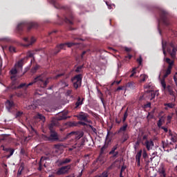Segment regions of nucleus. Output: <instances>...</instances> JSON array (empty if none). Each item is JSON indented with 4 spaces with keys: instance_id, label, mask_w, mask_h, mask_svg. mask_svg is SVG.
<instances>
[{
    "instance_id": "nucleus-27",
    "label": "nucleus",
    "mask_w": 177,
    "mask_h": 177,
    "mask_svg": "<svg viewBox=\"0 0 177 177\" xmlns=\"http://www.w3.org/2000/svg\"><path fill=\"white\" fill-rule=\"evenodd\" d=\"M144 88L145 89H149V91H147V92H151L153 91V89H154V86H153V84H151V82L146 84L145 85H144Z\"/></svg>"
},
{
    "instance_id": "nucleus-34",
    "label": "nucleus",
    "mask_w": 177,
    "mask_h": 177,
    "mask_svg": "<svg viewBox=\"0 0 177 177\" xmlns=\"http://www.w3.org/2000/svg\"><path fill=\"white\" fill-rule=\"evenodd\" d=\"M8 50L10 53H16V48L13 46H10L8 47Z\"/></svg>"
},
{
    "instance_id": "nucleus-22",
    "label": "nucleus",
    "mask_w": 177,
    "mask_h": 177,
    "mask_svg": "<svg viewBox=\"0 0 177 177\" xmlns=\"http://www.w3.org/2000/svg\"><path fill=\"white\" fill-rule=\"evenodd\" d=\"M74 68H75L74 71L77 74H82V73H84V64L77 66V65H75L74 66Z\"/></svg>"
},
{
    "instance_id": "nucleus-13",
    "label": "nucleus",
    "mask_w": 177,
    "mask_h": 177,
    "mask_svg": "<svg viewBox=\"0 0 177 177\" xmlns=\"http://www.w3.org/2000/svg\"><path fill=\"white\" fill-rule=\"evenodd\" d=\"M59 127V122L57 120H52L50 124H48V129L50 133H57L56 131V128Z\"/></svg>"
},
{
    "instance_id": "nucleus-54",
    "label": "nucleus",
    "mask_w": 177,
    "mask_h": 177,
    "mask_svg": "<svg viewBox=\"0 0 177 177\" xmlns=\"http://www.w3.org/2000/svg\"><path fill=\"white\" fill-rule=\"evenodd\" d=\"M145 109H150L151 107V103L148 102L145 105Z\"/></svg>"
},
{
    "instance_id": "nucleus-59",
    "label": "nucleus",
    "mask_w": 177,
    "mask_h": 177,
    "mask_svg": "<svg viewBox=\"0 0 177 177\" xmlns=\"http://www.w3.org/2000/svg\"><path fill=\"white\" fill-rule=\"evenodd\" d=\"M113 158H117L118 157V151H115L113 153Z\"/></svg>"
},
{
    "instance_id": "nucleus-8",
    "label": "nucleus",
    "mask_w": 177,
    "mask_h": 177,
    "mask_svg": "<svg viewBox=\"0 0 177 177\" xmlns=\"http://www.w3.org/2000/svg\"><path fill=\"white\" fill-rule=\"evenodd\" d=\"M75 139L76 140V146L77 147H81L85 145V142H86V138L84 137V133H76L75 134Z\"/></svg>"
},
{
    "instance_id": "nucleus-53",
    "label": "nucleus",
    "mask_w": 177,
    "mask_h": 177,
    "mask_svg": "<svg viewBox=\"0 0 177 177\" xmlns=\"http://www.w3.org/2000/svg\"><path fill=\"white\" fill-rule=\"evenodd\" d=\"M31 140V136L24 137L25 142H28V140Z\"/></svg>"
},
{
    "instance_id": "nucleus-4",
    "label": "nucleus",
    "mask_w": 177,
    "mask_h": 177,
    "mask_svg": "<svg viewBox=\"0 0 177 177\" xmlns=\"http://www.w3.org/2000/svg\"><path fill=\"white\" fill-rule=\"evenodd\" d=\"M75 45H80L78 42H68V43H62L60 44H57L54 50H50V55H57L59 53L60 50L63 49H66V46L68 48H71V46H75Z\"/></svg>"
},
{
    "instance_id": "nucleus-60",
    "label": "nucleus",
    "mask_w": 177,
    "mask_h": 177,
    "mask_svg": "<svg viewBox=\"0 0 177 177\" xmlns=\"http://www.w3.org/2000/svg\"><path fill=\"white\" fill-rule=\"evenodd\" d=\"M127 169V166H122L120 171L124 172Z\"/></svg>"
},
{
    "instance_id": "nucleus-63",
    "label": "nucleus",
    "mask_w": 177,
    "mask_h": 177,
    "mask_svg": "<svg viewBox=\"0 0 177 177\" xmlns=\"http://www.w3.org/2000/svg\"><path fill=\"white\" fill-rule=\"evenodd\" d=\"M160 177H166L167 176V174L166 173H163V174H159Z\"/></svg>"
},
{
    "instance_id": "nucleus-33",
    "label": "nucleus",
    "mask_w": 177,
    "mask_h": 177,
    "mask_svg": "<svg viewBox=\"0 0 177 177\" xmlns=\"http://www.w3.org/2000/svg\"><path fill=\"white\" fill-rule=\"evenodd\" d=\"M128 129V124L124 123L122 127H120V132H125Z\"/></svg>"
},
{
    "instance_id": "nucleus-47",
    "label": "nucleus",
    "mask_w": 177,
    "mask_h": 177,
    "mask_svg": "<svg viewBox=\"0 0 177 177\" xmlns=\"http://www.w3.org/2000/svg\"><path fill=\"white\" fill-rule=\"evenodd\" d=\"M118 91H125V86L118 87L115 91L118 92Z\"/></svg>"
},
{
    "instance_id": "nucleus-2",
    "label": "nucleus",
    "mask_w": 177,
    "mask_h": 177,
    "mask_svg": "<svg viewBox=\"0 0 177 177\" xmlns=\"http://www.w3.org/2000/svg\"><path fill=\"white\" fill-rule=\"evenodd\" d=\"M50 2L54 5L56 9H64V10H66V15H64L63 21H65L66 24H70L71 26H73L74 24V23L73 22V20H74V15H73V11H71V8L68 6L60 5L56 1V0H50Z\"/></svg>"
},
{
    "instance_id": "nucleus-5",
    "label": "nucleus",
    "mask_w": 177,
    "mask_h": 177,
    "mask_svg": "<svg viewBox=\"0 0 177 177\" xmlns=\"http://www.w3.org/2000/svg\"><path fill=\"white\" fill-rule=\"evenodd\" d=\"M159 13L158 23H163L165 26H169V20L168 19V12L161 8L158 10Z\"/></svg>"
},
{
    "instance_id": "nucleus-45",
    "label": "nucleus",
    "mask_w": 177,
    "mask_h": 177,
    "mask_svg": "<svg viewBox=\"0 0 177 177\" xmlns=\"http://www.w3.org/2000/svg\"><path fill=\"white\" fill-rule=\"evenodd\" d=\"M88 128H89V129H91V131H93L94 133H97L96 129L95 127H93L92 125L91 124L88 125Z\"/></svg>"
},
{
    "instance_id": "nucleus-41",
    "label": "nucleus",
    "mask_w": 177,
    "mask_h": 177,
    "mask_svg": "<svg viewBox=\"0 0 177 177\" xmlns=\"http://www.w3.org/2000/svg\"><path fill=\"white\" fill-rule=\"evenodd\" d=\"M99 93H100V99L102 103V104H104V99L103 98V93H102V91H99Z\"/></svg>"
},
{
    "instance_id": "nucleus-31",
    "label": "nucleus",
    "mask_w": 177,
    "mask_h": 177,
    "mask_svg": "<svg viewBox=\"0 0 177 177\" xmlns=\"http://www.w3.org/2000/svg\"><path fill=\"white\" fill-rule=\"evenodd\" d=\"M147 78H149V76H147V75H141L139 81L140 82H145L146 80H147Z\"/></svg>"
},
{
    "instance_id": "nucleus-32",
    "label": "nucleus",
    "mask_w": 177,
    "mask_h": 177,
    "mask_svg": "<svg viewBox=\"0 0 177 177\" xmlns=\"http://www.w3.org/2000/svg\"><path fill=\"white\" fill-rule=\"evenodd\" d=\"M167 48V43L164 44V41H162V48L163 50V55L165 56H167V51H165V49Z\"/></svg>"
},
{
    "instance_id": "nucleus-43",
    "label": "nucleus",
    "mask_w": 177,
    "mask_h": 177,
    "mask_svg": "<svg viewBox=\"0 0 177 177\" xmlns=\"http://www.w3.org/2000/svg\"><path fill=\"white\" fill-rule=\"evenodd\" d=\"M159 174H165V169H164V167H160L158 169Z\"/></svg>"
},
{
    "instance_id": "nucleus-12",
    "label": "nucleus",
    "mask_w": 177,
    "mask_h": 177,
    "mask_svg": "<svg viewBox=\"0 0 177 177\" xmlns=\"http://www.w3.org/2000/svg\"><path fill=\"white\" fill-rule=\"evenodd\" d=\"M82 81V74H78L74 76L72 79V82H73V86L75 89H78V86L81 85Z\"/></svg>"
},
{
    "instance_id": "nucleus-17",
    "label": "nucleus",
    "mask_w": 177,
    "mask_h": 177,
    "mask_svg": "<svg viewBox=\"0 0 177 177\" xmlns=\"http://www.w3.org/2000/svg\"><path fill=\"white\" fill-rule=\"evenodd\" d=\"M58 167H63V165H66V164H70L71 162V158H64L62 160H57Z\"/></svg>"
},
{
    "instance_id": "nucleus-14",
    "label": "nucleus",
    "mask_w": 177,
    "mask_h": 177,
    "mask_svg": "<svg viewBox=\"0 0 177 177\" xmlns=\"http://www.w3.org/2000/svg\"><path fill=\"white\" fill-rule=\"evenodd\" d=\"M77 120L80 121H84V122H91V120H88L89 115L85 112H80L77 115H76Z\"/></svg>"
},
{
    "instance_id": "nucleus-7",
    "label": "nucleus",
    "mask_w": 177,
    "mask_h": 177,
    "mask_svg": "<svg viewBox=\"0 0 177 177\" xmlns=\"http://www.w3.org/2000/svg\"><path fill=\"white\" fill-rule=\"evenodd\" d=\"M160 84L162 85V88H163L162 91H165V92H168L170 96H175V91H174V88L172 86H171V85L167 86L165 79L160 80Z\"/></svg>"
},
{
    "instance_id": "nucleus-35",
    "label": "nucleus",
    "mask_w": 177,
    "mask_h": 177,
    "mask_svg": "<svg viewBox=\"0 0 177 177\" xmlns=\"http://www.w3.org/2000/svg\"><path fill=\"white\" fill-rule=\"evenodd\" d=\"M118 144H117L116 145H115L111 151L109 152V154H114V153H115V150H117V149H118Z\"/></svg>"
},
{
    "instance_id": "nucleus-30",
    "label": "nucleus",
    "mask_w": 177,
    "mask_h": 177,
    "mask_svg": "<svg viewBox=\"0 0 177 177\" xmlns=\"http://www.w3.org/2000/svg\"><path fill=\"white\" fill-rule=\"evenodd\" d=\"M164 122H165V118H164V116H162L157 122L158 128L162 127V124H164Z\"/></svg>"
},
{
    "instance_id": "nucleus-49",
    "label": "nucleus",
    "mask_w": 177,
    "mask_h": 177,
    "mask_svg": "<svg viewBox=\"0 0 177 177\" xmlns=\"http://www.w3.org/2000/svg\"><path fill=\"white\" fill-rule=\"evenodd\" d=\"M78 124H80V125H82L83 127H86L87 128H88V125H89L86 124L85 122H81V121L78 122Z\"/></svg>"
},
{
    "instance_id": "nucleus-3",
    "label": "nucleus",
    "mask_w": 177,
    "mask_h": 177,
    "mask_svg": "<svg viewBox=\"0 0 177 177\" xmlns=\"http://www.w3.org/2000/svg\"><path fill=\"white\" fill-rule=\"evenodd\" d=\"M37 27H38V24L35 22H21L17 26V32L21 35V32H23V30H24V28H26L27 30L30 31L31 28H37Z\"/></svg>"
},
{
    "instance_id": "nucleus-18",
    "label": "nucleus",
    "mask_w": 177,
    "mask_h": 177,
    "mask_svg": "<svg viewBox=\"0 0 177 177\" xmlns=\"http://www.w3.org/2000/svg\"><path fill=\"white\" fill-rule=\"evenodd\" d=\"M136 89V84L133 82H129L125 84V91H133Z\"/></svg>"
},
{
    "instance_id": "nucleus-64",
    "label": "nucleus",
    "mask_w": 177,
    "mask_h": 177,
    "mask_svg": "<svg viewBox=\"0 0 177 177\" xmlns=\"http://www.w3.org/2000/svg\"><path fill=\"white\" fill-rule=\"evenodd\" d=\"M174 82L176 84V86H177V78H176V76H174Z\"/></svg>"
},
{
    "instance_id": "nucleus-19",
    "label": "nucleus",
    "mask_w": 177,
    "mask_h": 177,
    "mask_svg": "<svg viewBox=\"0 0 177 177\" xmlns=\"http://www.w3.org/2000/svg\"><path fill=\"white\" fill-rule=\"evenodd\" d=\"M24 41L27 43L25 46H30V45H32L37 39L34 38V37H32L30 39L28 37H24Z\"/></svg>"
},
{
    "instance_id": "nucleus-57",
    "label": "nucleus",
    "mask_w": 177,
    "mask_h": 177,
    "mask_svg": "<svg viewBox=\"0 0 177 177\" xmlns=\"http://www.w3.org/2000/svg\"><path fill=\"white\" fill-rule=\"evenodd\" d=\"M63 75H64V73H59L55 76V78H60V77H63Z\"/></svg>"
},
{
    "instance_id": "nucleus-38",
    "label": "nucleus",
    "mask_w": 177,
    "mask_h": 177,
    "mask_svg": "<svg viewBox=\"0 0 177 177\" xmlns=\"http://www.w3.org/2000/svg\"><path fill=\"white\" fill-rule=\"evenodd\" d=\"M127 118H128V109H127L124 113V117H123V122H125L127 121Z\"/></svg>"
},
{
    "instance_id": "nucleus-40",
    "label": "nucleus",
    "mask_w": 177,
    "mask_h": 177,
    "mask_svg": "<svg viewBox=\"0 0 177 177\" xmlns=\"http://www.w3.org/2000/svg\"><path fill=\"white\" fill-rule=\"evenodd\" d=\"M89 52H91V49H87L86 50L83 51L81 55V59H84V56H85V55Z\"/></svg>"
},
{
    "instance_id": "nucleus-48",
    "label": "nucleus",
    "mask_w": 177,
    "mask_h": 177,
    "mask_svg": "<svg viewBox=\"0 0 177 177\" xmlns=\"http://www.w3.org/2000/svg\"><path fill=\"white\" fill-rule=\"evenodd\" d=\"M24 169V167H20L18 170L17 176H20L21 175V172H23V170Z\"/></svg>"
},
{
    "instance_id": "nucleus-39",
    "label": "nucleus",
    "mask_w": 177,
    "mask_h": 177,
    "mask_svg": "<svg viewBox=\"0 0 177 177\" xmlns=\"http://www.w3.org/2000/svg\"><path fill=\"white\" fill-rule=\"evenodd\" d=\"M38 68H39V65H36L35 66H33L31 69L32 73H37V71L38 70Z\"/></svg>"
},
{
    "instance_id": "nucleus-16",
    "label": "nucleus",
    "mask_w": 177,
    "mask_h": 177,
    "mask_svg": "<svg viewBox=\"0 0 177 177\" xmlns=\"http://www.w3.org/2000/svg\"><path fill=\"white\" fill-rule=\"evenodd\" d=\"M167 50V53L170 55V57L175 60L176 59L177 46L174 48H172V50L171 48L168 47Z\"/></svg>"
},
{
    "instance_id": "nucleus-42",
    "label": "nucleus",
    "mask_w": 177,
    "mask_h": 177,
    "mask_svg": "<svg viewBox=\"0 0 177 177\" xmlns=\"http://www.w3.org/2000/svg\"><path fill=\"white\" fill-rule=\"evenodd\" d=\"M100 176H101V177H109V172H107V171H104L102 173V174Z\"/></svg>"
},
{
    "instance_id": "nucleus-6",
    "label": "nucleus",
    "mask_w": 177,
    "mask_h": 177,
    "mask_svg": "<svg viewBox=\"0 0 177 177\" xmlns=\"http://www.w3.org/2000/svg\"><path fill=\"white\" fill-rule=\"evenodd\" d=\"M164 62H165L168 64L165 73L163 75V80H165V78H167L168 75H171V73L172 72V67H174V65L175 64V61L171 60L169 57H165Z\"/></svg>"
},
{
    "instance_id": "nucleus-11",
    "label": "nucleus",
    "mask_w": 177,
    "mask_h": 177,
    "mask_svg": "<svg viewBox=\"0 0 177 177\" xmlns=\"http://www.w3.org/2000/svg\"><path fill=\"white\" fill-rule=\"evenodd\" d=\"M110 133H107L105 144L100 149V154H106L107 153V149H109V145H110V142H111V138H110Z\"/></svg>"
},
{
    "instance_id": "nucleus-50",
    "label": "nucleus",
    "mask_w": 177,
    "mask_h": 177,
    "mask_svg": "<svg viewBox=\"0 0 177 177\" xmlns=\"http://www.w3.org/2000/svg\"><path fill=\"white\" fill-rule=\"evenodd\" d=\"M34 55H35V53H32L30 51L28 53L27 56L28 57H34Z\"/></svg>"
},
{
    "instance_id": "nucleus-24",
    "label": "nucleus",
    "mask_w": 177,
    "mask_h": 177,
    "mask_svg": "<svg viewBox=\"0 0 177 177\" xmlns=\"http://www.w3.org/2000/svg\"><path fill=\"white\" fill-rule=\"evenodd\" d=\"M142 149H140L137 153L136 156V160L138 167H140V158L142 157Z\"/></svg>"
},
{
    "instance_id": "nucleus-29",
    "label": "nucleus",
    "mask_w": 177,
    "mask_h": 177,
    "mask_svg": "<svg viewBox=\"0 0 177 177\" xmlns=\"http://www.w3.org/2000/svg\"><path fill=\"white\" fill-rule=\"evenodd\" d=\"M97 162H99L100 165H103V163L104 162V156H103V154L100 153V156L96 160Z\"/></svg>"
},
{
    "instance_id": "nucleus-25",
    "label": "nucleus",
    "mask_w": 177,
    "mask_h": 177,
    "mask_svg": "<svg viewBox=\"0 0 177 177\" xmlns=\"http://www.w3.org/2000/svg\"><path fill=\"white\" fill-rule=\"evenodd\" d=\"M4 151H6L7 153H9V155H7V158H10L12 156H13L15 153V149L12 148H3Z\"/></svg>"
},
{
    "instance_id": "nucleus-37",
    "label": "nucleus",
    "mask_w": 177,
    "mask_h": 177,
    "mask_svg": "<svg viewBox=\"0 0 177 177\" xmlns=\"http://www.w3.org/2000/svg\"><path fill=\"white\" fill-rule=\"evenodd\" d=\"M164 106H165V107H169V109H174V107H175V104L172 103H166Z\"/></svg>"
},
{
    "instance_id": "nucleus-9",
    "label": "nucleus",
    "mask_w": 177,
    "mask_h": 177,
    "mask_svg": "<svg viewBox=\"0 0 177 177\" xmlns=\"http://www.w3.org/2000/svg\"><path fill=\"white\" fill-rule=\"evenodd\" d=\"M73 164L68 165L66 166H62V167L59 168L57 171L55 172L56 175H66L68 174L70 170L72 169Z\"/></svg>"
},
{
    "instance_id": "nucleus-52",
    "label": "nucleus",
    "mask_w": 177,
    "mask_h": 177,
    "mask_svg": "<svg viewBox=\"0 0 177 177\" xmlns=\"http://www.w3.org/2000/svg\"><path fill=\"white\" fill-rule=\"evenodd\" d=\"M137 62L138 63H139V64H142V62H143V59L142 58L141 56L139 57V58L137 59Z\"/></svg>"
},
{
    "instance_id": "nucleus-58",
    "label": "nucleus",
    "mask_w": 177,
    "mask_h": 177,
    "mask_svg": "<svg viewBox=\"0 0 177 177\" xmlns=\"http://www.w3.org/2000/svg\"><path fill=\"white\" fill-rule=\"evenodd\" d=\"M161 129H163L164 132L167 133L168 132V128L165 127H160Z\"/></svg>"
},
{
    "instance_id": "nucleus-26",
    "label": "nucleus",
    "mask_w": 177,
    "mask_h": 177,
    "mask_svg": "<svg viewBox=\"0 0 177 177\" xmlns=\"http://www.w3.org/2000/svg\"><path fill=\"white\" fill-rule=\"evenodd\" d=\"M67 112H63L59 113V115L57 117V120L58 121H62V120H67L68 117H67Z\"/></svg>"
},
{
    "instance_id": "nucleus-21",
    "label": "nucleus",
    "mask_w": 177,
    "mask_h": 177,
    "mask_svg": "<svg viewBox=\"0 0 177 177\" xmlns=\"http://www.w3.org/2000/svg\"><path fill=\"white\" fill-rule=\"evenodd\" d=\"M146 135L138 134L136 145H140V143H142V145H143V142L145 141V139H146Z\"/></svg>"
},
{
    "instance_id": "nucleus-28",
    "label": "nucleus",
    "mask_w": 177,
    "mask_h": 177,
    "mask_svg": "<svg viewBox=\"0 0 177 177\" xmlns=\"http://www.w3.org/2000/svg\"><path fill=\"white\" fill-rule=\"evenodd\" d=\"M6 105L7 109H8V110H10V109L15 107V102L13 101L8 100L6 102Z\"/></svg>"
},
{
    "instance_id": "nucleus-15",
    "label": "nucleus",
    "mask_w": 177,
    "mask_h": 177,
    "mask_svg": "<svg viewBox=\"0 0 177 177\" xmlns=\"http://www.w3.org/2000/svg\"><path fill=\"white\" fill-rule=\"evenodd\" d=\"M146 138L142 142V145L145 146L147 150H151L154 147V142L151 140H147V135H146Z\"/></svg>"
},
{
    "instance_id": "nucleus-55",
    "label": "nucleus",
    "mask_w": 177,
    "mask_h": 177,
    "mask_svg": "<svg viewBox=\"0 0 177 177\" xmlns=\"http://www.w3.org/2000/svg\"><path fill=\"white\" fill-rule=\"evenodd\" d=\"M20 153H21V154H22V156L26 155V149L24 148H21Z\"/></svg>"
},
{
    "instance_id": "nucleus-36",
    "label": "nucleus",
    "mask_w": 177,
    "mask_h": 177,
    "mask_svg": "<svg viewBox=\"0 0 177 177\" xmlns=\"http://www.w3.org/2000/svg\"><path fill=\"white\" fill-rule=\"evenodd\" d=\"M172 117H173L172 114H170V115H167V122L166 123L167 125H168V124H171V121L172 120Z\"/></svg>"
},
{
    "instance_id": "nucleus-46",
    "label": "nucleus",
    "mask_w": 177,
    "mask_h": 177,
    "mask_svg": "<svg viewBox=\"0 0 177 177\" xmlns=\"http://www.w3.org/2000/svg\"><path fill=\"white\" fill-rule=\"evenodd\" d=\"M23 115V111H18L16 113V118H19Z\"/></svg>"
},
{
    "instance_id": "nucleus-20",
    "label": "nucleus",
    "mask_w": 177,
    "mask_h": 177,
    "mask_svg": "<svg viewBox=\"0 0 177 177\" xmlns=\"http://www.w3.org/2000/svg\"><path fill=\"white\" fill-rule=\"evenodd\" d=\"M85 98H81V97H77V100L75 104V109H81V106L84 104V100Z\"/></svg>"
},
{
    "instance_id": "nucleus-62",
    "label": "nucleus",
    "mask_w": 177,
    "mask_h": 177,
    "mask_svg": "<svg viewBox=\"0 0 177 177\" xmlns=\"http://www.w3.org/2000/svg\"><path fill=\"white\" fill-rule=\"evenodd\" d=\"M68 126H69V127H75V123L72 122H70L68 123Z\"/></svg>"
},
{
    "instance_id": "nucleus-1",
    "label": "nucleus",
    "mask_w": 177,
    "mask_h": 177,
    "mask_svg": "<svg viewBox=\"0 0 177 177\" xmlns=\"http://www.w3.org/2000/svg\"><path fill=\"white\" fill-rule=\"evenodd\" d=\"M23 70V61H19L15 66L14 68L10 70L11 74V80L12 82H11L10 85L8 87V91H15L16 89H21L22 88H28L31 86V85H34V84H37L38 86L40 88H46V85L49 84V80L45 77L44 75H40L36 77L32 82H30L29 84L21 83L19 84V80H15L16 78V74L17 73H20Z\"/></svg>"
},
{
    "instance_id": "nucleus-10",
    "label": "nucleus",
    "mask_w": 177,
    "mask_h": 177,
    "mask_svg": "<svg viewBox=\"0 0 177 177\" xmlns=\"http://www.w3.org/2000/svg\"><path fill=\"white\" fill-rule=\"evenodd\" d=\"M42 138L44 140H48L49 142H56L59 140L57 133L42 134Z\"/></svg>"
},
{
    "instance_id": "nucleus-23",
    "label": "nucleus",
    "mask_w": 177,
    "mask_h": 177,
    "mask_svg": "<svg viewBox=\"0 0 177 177\" xmlns=\"http://www.w3.org/2000/svg\"><path fill=\"white\" fill-rule=\"evenodd\" d=\"M46 118L41 113H38L35 116V122H38V121H42V122H45Z\"/></svg>"
},
{
    "instance_id": "nucleus-51",
    "label": "nucleus",
    "mask_w": 177,
    "mask_h": 177,
    "mask_svg": "<svg viewBox=\"0 0 177 177\" xmlns=\"http://www.w3.org/2000/svg\"><path fill=\"white\" fill-rule=\"evenodd\" d=\"M169 46L172 48H176V46H175V43L174 41L169 43Z\"/></svg>"
},
{
    "instance_id": "nucleus-56",
    "label": "nucleus",
    "mask_w": 177,
    "mask_h": 177,
    "mask_svg": "<svg viewBox=\"0 0 177 177\" xmlns=\"http://www.w3.org/2000/svg\"><path fill=\"white\" fill-rule=\"evenodd\" d=\"M142 157H143V158H147V152H146V151H143Z\"/></svg>"
},
{
    "instance_id": "nucleus-44",
    "label": "nucleus",
    "mask_w": 177,
    "mask_h": 177,
    "mask_svg": "<svg viewBox=\"0 0 177 177\" xmlns=\"http://www.w3.org/2000/svg\"><path fill=\"white\" fill-rule=\"evenodd\" d=\"M149 93H151L150 100H153V99H154V97H156V93L154 92V91H149Z\"/></svg>"
},
{
    "instance_id": "nucleus-61",
    "label": "nucleus",
    "mask_w": 177,
    "mask_h": 177,
    "mask_svg": "<svg viewBox=\"0 0 177 177\" xmlns=\"http://www.w3.org/2000/svg\"><path fill=\"white\" fill-rule=\"evenodd\" d=\"M162 146H163V149H165V147H167V146H168V144H167V142L162 141Z\"/></svg>"
}]
</instances>
